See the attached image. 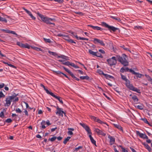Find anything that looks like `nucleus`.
<instances>
[{
	"label": "nucleus",
	"instance_id": "nucleus-21",
	"mask_svg": "<svg viewBox=\"0 0 152 152\" xmlns=\"http://www.w3.org/2000/svg\"><path fill=\"white\" fill-rule=\"evenodd\" d=\"M129 68L127 67H122L120 70V72H124L128 71L129 70Z\"/></svg>",
	"mask_w": 152,
	"mask_h": 152
},
{
	"label": "nucleus",
	"instance_id": "nucleus-48",
	"mask_svg": "<svg viewBox=\"0 0 152 152\" xmlns=\"http://www.w3.org/2000/svg\"><path fill=\"white\" fill-rule=\"evenodd\" d=\"M72 35L71 36H73V37H74L75 38H76L77 39V37H78L77 35L76 34L74 33V32H71V33Z\"/></svg>",
	"mask_w": 152,
	"mask_h": 152
},
{
	"label": "nucleus",
	"instance_id": "nucleus-26",
	"mask_svg": "<svg viewBox=\"0 0 152 152\" xmlns=\"http://www.w3.org/2000/svg\"><path fill=\"white\" fill-rule=\"evenodd\" d=\"M132 98L135 102H137L138 101V99L136 96H133Z\"/></svg>",
	"mask_w": 152,
	"mask_h": 152
},
{
	"label": "nucleus",
	"instance_id": "nucleus-6",
	"mask_svg": "<svg viewBox=\"0 0 152 152\" xmlns=\"http://www.w3.org/2000/svg\"><path fill=\"white\" fill-rule=\"evenodd\" d=\"M105 28H107L110 32L112 31L115 32L118 29V28L110 26L106 23H105Z\"/></svg>",
	"mask_w": 152,
	"mask_h": 152
},
{
	"label": "nucleus",
	"instance_id": "nucleus-11",
	"mask_svg": "<svg viewBox=\"0 0 152 152\" xmlns=\"http://www.w3.org/2000/svg\"><path fill=\"white\" fill-rule=\"evenodd\" d=\"M50 95L54 97L56 99H57L61 104H63V102L62 101V99L61 97L58 96H56V95H55L53 93H51Z\"/></svg>",
	"mask_w": 152,
	"mask_h": 152
},
{
	"label": "nucleus",
	"instance_id": "nucleus-62",
	"mask_svg": "<svg viewBox=\"0 0 152 152\" xmlns=\"http://www.w3.org/2000/svg\"><path fill=\"white\" fill-rule=\"evenodd\" d=\"M10 33H11L13 34H15L16 35H17V34H16V33L15 32V31H10Z\"/></svg>",
	"mask_w": 152,
	"mask_h": 152
},
{
	"label": "nucleus",
	"instance_id": "nucleus-22",
	"mask_svg": "<svg viewBox=\"0 0 152 152\" xmlns=\"http://www.w3.org/2000/svg\"><path fill=\"white\" fill-rule=\"evenodd\" d=\"M46 124L45 121L44 120H42L41 123V128L42 129H44L46 128L45 125Z\"/></svg>",
	"mask_w": 152,
	"mask_h": 152
},
{
	"label": "nucleus",
	"instance_id": "nucleus-64",
	"mask_svg": "<svg viewBox=\"0 0 152 152\" xmlns=\"http://www.w3.org/2000/svg\"><path fill=\"white\" fill-rule=\"evenodd\" d=\"M122 149L123 152H128V151L127 150H126L124 148L122 147Z\"/></svg>",
	"mask_w": 152,
	"mask_h": 152
},
{
	"label": "nucleus",
	"instance_id": "nucleus-9",
	"mask_svg": "<svg viewBox=\"0 0 152 152\" xmlns=\"http://www.w3.org/2000/svg\"><path fill=\"white\" fill-rule=\"evenodd\" d=\"M94 42L95 44H99L100 45L104 46V45L103 42L101 40L96 38H94Z\"/></svg>",
	"mask_w": 152,
	"mask_h": 152
},
{
	"label": "nucleus",
	"instance_id": "nucleus-57",
	"mask_svg": "<svg viewBox=\"0 0 152 152\" xmlns=\"http://www.w3.org/2000/svg\"><path fill=\"white\" fill-rule=\"evenodd\" d=\"M46 124L48 126H49L51 125V124L50 123L49 121V120H47L46 122Z\"/></svg>",
	"mask_w": 152,
	"mask_h": 152
},
{
	"label": "nucleus",
	"instance_id": "nucleus-24",
	"mask_svg": "<svg viewBox=\"0 0 152 152\" xmlns=\"http://www.w3.org/2000/svg\"><path fill=\"white\" fill-rule=\"evenodd\" d=\"M105 78H106L107 79H114V77L110 75H108L107 74H105Z\"/></svg>",
	"mask_w": 152,
	"mask_h": 152
},
{
	"label": "nucleus",
	"instance_id": "nucleus-51",
	"mask_svg": "<svg viewBox=\"0 0 152 152\" xmlns=\"http://www.w3.org/2000/svg\"><path fill=\"white\" fill-rule=\"evenodd\" d=\"M15 111L17 113H21L22 112V111L19 108H17L15 110Z\"/></svg>",
	"mask_w": 152,
	"mask_h": 152
},
{
	"label": "nucleus",
	"instance_id": "nucleus-33",
	"mask_svg": "<svg viewBox=\"0 0 152 152\" xmlns=\"http://www.w3.org/2000/svg\"><path fill=\"white\" fill-rule=\"evenodd\" d=\"M48 53L50 55L54 56H57V54L55 52H52L50 51H48Z\"/></svg>",
	"mask_w": 152,
	"mask_h": 152
},
{
	"label": "nucleus",
	"instance_id": "nucleus-14",
	"mask_svg": "<svg viewBox=\"0 0 152 152\" xmlns=\"http://www.w3.org/2000/svg\"><path fill=\"white\" fill-rule=\"evenodd\" d=\"M23 9L33 20L35 19L36 18L32 14L30 11L24 8H23Z\"/></svg>",
	"mask_w": 152,
	"mask_h": 152
},
{
	"label": "nucleus",
	"instance_id": "nucleus-8",
	"mask_svg": "<svg viewBox=\"0 0 152 152\" xmlns=\"http://www.w3.org/2000/svg\"><path fill=\"white\" fill-rule=\"evenodd\" d=\"M57 111L56 113V114H58L59 116H63V114L65 115V113L62 110V109L57 107Z\"/></svg>",
	"mask_w": 152,
	"mask_h": 152
},
{
	"label": "nucleus",
	"instance_id": "nucleus-12",
	"mask_svg": "<svg viewBox=\"0 0 152 152\" xmlns=\"http://www.w3.org/2000/svg\"><path fill=\"white\" fill-rule=\"evenodd\" d=\"M129 72L132 73L133 74L136 75V77H137L141 78L142 77V76H143L141 74H140L136 72L133 70L132 69H130Z\"/></svg>",
	"mask_w": 152,
	"mask_h": 152
},
{
	"label": "nucleus",
	"instance_id": "nucleus-23",
	"mask_svg": "<svg viewBox=\"0 0 152 152\" xmlns=\"http://www.w3.org/2000/svg\"><path fill=\"white\" fill-rule=\"evenodd\" d=\"M143 144L144 145L145 148L148 150L149 151L151 152V147L149 146V145L147 144H145V143H143Z\"/></svg>",
	"mask_w": 152,
	"mask_h": 152
},
{
	"label": "nucleus",
	"instance_id": "nucleus-3",
	"mask_svg": "<svg viewBox=\"0 0 152 152\" xmlns=\"http://www.w3.org/2000/svg\"><path fill=\"white\" fill-rule=\"evenodd\" d=\"M117 59L124 66H127L128 65L129 63L126 59V56L124 54L122 55V57L119 56H117Z\"/></svg>",
	"mask_w": 152,
	"mask_h": 152
},
{
	"label": "nucleus",
	"instance_id": "nucleus-50",
	"mask_svg": "<svg viewBox=\"0 0 152 152\" xmlns=\"http://www.w3.org/2000/svg\"><path fill=\"white\" fill-rule=\"evenodd\" d=\"M4 116L3 112L1 111L0 113V117L1 118H4Z\"/></svg>",
	"mask_w": 152,
	"mask_h": 152
},
{
	"label": "nucleus",
	"instance_id": "nucleus-17",
	"mask_svg": "<svg viewBox=\"0 0 152 152\" xmlns=\"http://www.w3.org/2000/svg\"><path fill=\"white\" fill-rule=\"evenodd\" d=\"M64 36L68 38L67 39H66L65 40L68 42L72 43H76V42L74 41L72 39L69 38L68 35H64Z\"/></svg>",
	"mask_w": 152,
	"mask_h": 152
},
{
	"label": "nucleus",
	"instance_id": "nucleus-37",
	"mask_svg": "<svg viewBox=\"0 0 152 152\" xmlns=\"http://www.w3.org/2000/svg\"><path fill=\"white\" fill-rule=\"evenodd\" d=\"M97 72L99 75H103L104 76V73L101 70L98 69L97 70Z\"/></svg>",
	"mask_w": 152,
	"mask_h": 152
},
{
	"label": "nucleus",
	"instance_id": "nucleus-46",
	"mask_svg": "<svg viewBox=\"0 0 152 152\" xmlns=\"http://www.w3.org/2000/svg\"><path fill=\"white\" fill-rule=\"evenodd\" d=\"M5 96V95L3 94L2 91H0V98H4Z\"/></svg>",
	"mask_w": 152,
	"mask_h": 152
},
{
	"label": "nucleus",
	"instance_id": "nucleus-44",
	"mask_svg": "<svg viewBox=\"0 0 152 152\" xmlns=\"http://www.w3.org/2000/svg\"><path fill=\"white\" fill-rule=\"evenodd\" d=\"M137 108H138L140 110H142L143 108V106L142 104L140 105H138L137 106Z\"/></svg>",
	"mask_w": 152,
	"mask_h": 152
},
{
	"label": "nucleus",
	"instance_id": "nucleus-34",
	"mask_svg": "<svg viewBox=\"0 0 152 152\" xmlns=\"http://www.w3.org/2000/svg\"><path fill=\"white\" fill-rule=\"evenodd\" d=\"M23 48L29 49L30 48V46L27 43H26L25 44H23Z\"/></svg>",
	"mask_w": 152,
	"mask_h": 152
},
{
	"label": "nucleus",
	"instance_id": "nucleus-47",
	"mask_svg": "<svg viewBox=\"0 0 152 152\" xmlns=\"http://www.w3.org/2000/svg\"><path fill=\"white\" fill-rule=\"evenodd\" d=\"M96 55H95V56H96L98 57H100L101 58L103 57V56H102V55L100 53H98V52H96Z\"/></svg>",
	"mask_w": 152,
	"mask_h": 152
},
{
	"label": "nucleus",
	"instance_id": "nucleus-59",
	"mask_svg": "<svg viewBox=\"0 0 152 152\" xmlns=\"http://www.w3.org/2000/svg\"><path fill=\"white\" fill-rule=\"evenodd\" d=\"M5 85L4 83H1V84H0V89L3 88Z\"/></svg>",
	"mask_w": 152,
	"mask_h": 152
},
{
	"label": "nucleus",
	"instance_id": "nucleus-29",
	"mask_svg": "<svg viewBox=\"0 0 152 152\" xmlns=\"http://www.w3.org/2000/svg\"><path fill=\"white\" fill-rule=\"evenodd\" d=\"M71 62L69 61H67L65 62L64 63H63L62 64L64 65L68 66L70 67V66L71 65Z\"/></svg>",
	"mask_w": 152,
	"mask_h": 152
},
{
	"label": "nucleus",
	"instance_id": "nucleus-54",
	"mask_svg": "<svg viewBox=\"0 0 152 152\" xmlns=\"http://www.w3.org/2000/svg\"><path fill=\"white\" fill-rule=\"evenodd\" d=\"M56 72L57 75H60L61 74H64V73H63V72H62L60 71H57Z\"/></svg>",
	"mask_w": 152,
	"mask_h": 152
},
{
	"label": "nucleus",
	"instance_id": "nucleus-16",
	"mask_svg": "<svg viewBox=\"0 0 152 152\" xmlns=\"http://www.w3.org/2000/svg\"><path fill=\"white\" fill-rule=\"evenodd\" d=\"M108 137L110 139V144L111 145H112L114 144L115 142V138L110 135L108 136Z\"/></svg>",
	"mask_w": 152,
	"mask_h": 152
},
{
	"label": "nucleus",
	"instance_id": "nucleus-1",
	"mask_svg": "<svg viewBox=\"0 0 152 152\" xmlns=\"http://www.w3.org/2000/svg\"><path fill=\"white\" fill-rule=\"evenodd\" d=\"M38 16L41 18L42 20L44 23L48 24L53 25V26L55 25L53 23L56 21V20L54 18H49L47 17H45L43 15L39 13H37Z\"/></svg>",
	"mask_w": 152,
	"mask_h": 152
},
{
	"label": "nucleus",
	"instance_id": "nucleus-60",
	"mask_svg": "<svg viewBox=\"0 0 152 152\" xmlns=\"http://www.w3.org/2000/svg\"><path fill=\"white\" fill-rule=\"evenodd\" d=\"M8 65L9 66H10L12 68H16V67L15 66H14V65H13L12 64H8Z\"/></svg>",
	"mask_w": 152,
	"mask_h": 152
},
{
	"label": "nucleus",
	"instance_id": "nucleus-32",
	"mask_svg": "<svg viewBox=\"0 0 152 152\" xmlns=\"http://www.w3.org/2000/svg\"><path fill=\"white\" fill-rule=\"evenodd\" d=\"M88 52L94 56H95V55H96V52L93 51L92 50H89Z\"/></svg>",
	"mask_w": 152,
	"mask_h": 152
},
{
	"label": "nucleus",
	"instance_id": "nucleus-7",
	"mask_svg": "<svg viewBox=\"0 0 152 152\" xmlns=\"http://www.w3.org/2000/svg\"><path fill=\"white\" fill-rule=\"evenodd\" d=\"M80 124L84 128L85 130L87 132L88 134H92L91 131V129L87 125L84 123H80Z\"/></svg>",
	"mask_w": 152,
	"mask_h": 152
},
{
	"label": "nucleus",
	"instance_id": "nucleus-13",
	"mask_svg": "<svg viewBox=\"0 0 152 152\" xmlns=\"http://www.w3.org/2000/svg\"><path fill=\"white\" fill-rule=\"evenodd\" d=\"M91 119L94 120V121L97 122H98L99 123L101 124H104V122L102 121L101 120H100L98 118H97L96 117H95L94 116H92L91 117Z\"/></svg>",
	"mask_w": 152,
	"mask_h": 152
},
{
	"label": "nucleus",
	"instance_id": "nucleus-4",
	"mask_svg": "<svg viewBox=\"0 0 152 152\" xmlns=\"http://www.w3.org/2000/svg\"><path fill=\"white\" fill-rule=\"evenodd\" d=\"M17 96V94H16L15 93H14L12 96L7 97L5 100L6 102L5 106L6 107L10 106V105L12 100L14 99Z\"/></svg>",
	"mask_w": 152,
	"mask_h": 152
},
{
	"label": "nucleus",
	"instance_id": "nucleus-25",
	"mask_svg": "<svg viewBox=\"0 0 152 152\" xmlns=\"http://www.w3.org/2000/svg\"><path fill=\"white\" fill-rule=\"evenodd\" d=\"M71 138L70 137H68L66 138H65L63 141V143L64 144H66L68 141H69V140Z\"/></svg>",
	"mask_w": 152,
	"mask_h": 152
},
{
	"label": "nucleus",
	"instance_id": "nucleus-5",
	"mask_svg": "<svg viewBox=\"0 0 152 152\" xmlns=\"http://www.w3.org/2000/svg\"><path fill=\"white\" fill-rule=\"evenodd\" d=\"M107 61L108 63L110 66L115 65L117 63V61L115 59V57L114 56L113 57L111 58L108 59L107 60Z\"/></svg>",
	"mask_w": 152,
	"mask_h": 152
},
{
	"label": "nucleus",
	"instance_id": "nucleus-18",
	"mask_svg": "<svg viewBox=\"0 0 152 152\" xmlns=\"http://www.w3.org/2000/svg\"><path fill=\"white\" fill-rule=\"evenodd\" d=\"M40 86H41V87H42L44 88V90L45 91H46V92L47 93V94H49L50 95L51 93H52V92L49 91L48 89H47V88H45V86L44 85H43V84H41L40 85Z\"/></svg>",
	"mask_w": 152,
	"mask_h": 152
},
{
	"label": "nucleus",
	"instance_id": "nucleus-35",
	"mask_svg": "<svg viewBox=\"0 0 152 152\" xmlns=\"http://www.w3.org/2000/svg\"><path fill=\"white\" fill-rule=\"evenodd\" d=\"M0 21L2 22H4L5 23H7V19L4 18H3L0 16Z\"/></svg>",
	"mask_w": 152,
	"mask_h": 152
},
{
	"label": "nucleus",
	"instance_id": "nucleus-56",
	"mask_svg": "<svg viewBox=\"0 0 152 152\" xmlns=\"http://www.w3.org/2000/svg\"><path fill=\"white\" fill-rule=\"evenodd\" d=\"M67 134L69 135H72L73 134V133L72 131H69L67 132Z\"/></svg>",
	"mask_w": 152,
	"mask_h": 152
},
{
	"label": "nucleus",
	"instance_id": "nucleus-45",
	"mask_svg": "<svg viewBox=\"0 0 152 152\" xmlns=\"http://www.w3.org/2000/svg\"><path fill=\"white\" fill-rule=\"evenodd\" d=\"M34 49L35 50L37 51H42L43 50L41 48L37 47H34Z\"/></svg>",
	"mask_w": 152,
	"mask_h": 152
},
{
	"label": "nucleus",
	"instance_id": "nucleus-30",
	"mask_svg": "<svg viewBox=\"0 0 152 152\" xmlns=\"http://www.w3.org/2000/svg\"><path fill=\"white\" fill-rule=\"evenodd\" d=\"M114 125L115 127L118 128V129L121 130H122V127L121 126L119 125L118 124H114Z\"/></svg>",
	"mask_w": 152,
	"mask_h": 152
},
{
	"label": "nucleus",
	"instance_id": "nucleus-53",
	"mask_svg": "<svg viewBox=\"0 0 152 152\" xmlns=\"http://www.w3.org/2000/svg\"><path fill=\"white\" fill-rule=\"evenodd\" d=\"M23 112L25 113L26 115L27 116L28 115V113L26 109H24V111Z\"/></svg>",
	"mask_w": 152,
	"mask_h": 152
},
{
	"label": "nucleus",
	"instance_id": "nucleus-15",
	"mask_svg": "<svg viewBox=\"0 0 152 152\" xmlns=\"http://www.w3.org/2000/svg\"><path fill=\"white\" fill-rule=\"evenodd\" d=\"M88 26L92 28L93 29L96 30H102V28L98 26H93L91 25H88Z\"/></svg>",
	"mask_w": 152,
	"mask_h": 152
},
{
	"label": "nucleus",
	"instance_id": "nucleus-52",
	"mask_svg": "<svg viewBox=\"0 0 152 152\" xmlns=\"http://www.w3.org/2000/svg\"><path fill=\"white\" fill-rule=\"evenodd\" d=\"M54 1L59 3H62L64 1V0H54Z\"/></svg>",
	"mask_w": 152,
	"mask_h": 152
},
{
	"label": "nucleus",
	"instance_id": "nucleus-38",
	"mask_svg": "<svg viewBox=\"0 0 152 152\" xmlns=\"http://www.w3.org/2000/svg\"><path fill=\"white\" fill-rule=\"evenodd\" d=\"M61 58H62L63 59H64L66 60H68V57L64 55H61Z\"/></svg>",
	"mask_w": 152,
	"mask_h": 152
},
{
	"label": "nucleus",
	"instance_id": "nucleus-63",
	"mask_svg": "<svg viewBox=\"0 0 152 152\" xmlns=\"http://www.w3.org/2000/svg\"><path fill=\"white\" fill-rule=\"evenodd\" d=\"M148 80L151 83V84H152V79L151 77H149Z\"/></svg>",
	"mask_w": 152,
	"mask_h": 152
},
{
	"label": "nucleus",
	"instance_id": "nucleus-20",
	"mask_svg": "<svg viewBox=\"0 0 152 152\" xmlns=\"http://www.w3.org/2000/svg\"><path fill=\"white\" fill-rule=\"evenodd\" d=\"M94 131L99 135H102L103 134L102 132L98 129H95Z\"/></svg>",
	"mask_w": 152,
	"mask_h": 152
},
{
	"label": "nucleus",
	"instance_id": "nucleus-42",
	"mask_svg": "<svg viewBox=\"0 0 152 152\" xmlns=\"http://www.w3.org/2000/svg\"><path fill=\"white\" fill-rule=\"evenodd\" d=\"M111 18L113 19H114L116 20H117L118 21H121L120 19L117 17H114V16H112Z\"/></svg>",
	"mask_w": 152,
	"mask_h": 152
},
{
	"label": "nucleus",
	"instance_id": "nucleus-41",
	"mask_svg": "<svg viewBox=\"0 0 152 152\" xmlns=\"http://www.w3.org/2000/svg\"><path fill=\"white\" fill-rule=\"evenodd\" d=\"M141 120L143 121L145 123L149 124V123L146 118H141Z\"/></svg>",
	"mask_w": 152,
	"mask_h": 152
},
{
	"label": "nucleus",
	"instance_id": "nucleus-10",
	"mask_svg": "<svg viewBox=\"0 0 152 152\" xmlns=\"http://www.w3.org/2000/svg\"><path fill=\"white\" fill-rule=\"evenodd\" d=\"M136 132L137 134L139 135L140 137L143 139H148V137L145 134L141 133L138 131H137Z\"/></svg>",
	"mask_w": 152,
	"mask_h": 152
},
{
	"label": "nucleus",
	"instance_id": "nucleus-43",
	"mask_svg": "<svg viewBox=\"0 0 152 152\" xmlns=\"http://www.w3.org/2000/svg\"><path fill=\"white\" fill-rule=\"evenodd\" d=\"M17 45L22 48H23V44L20 42H17Z\"/></svg>",
	"mask_w": 152,
	"mask_h": 152
},
{
	"label": "nucleus",
	"instance_id": "nucleus-19",
	"mask_svg": "<svg viewBox=\"0 0 152 152\" xmlns=\"http://www.w3.org/2000/svg\"><path fill=\"white\" fill-rule=\"evenodd\" d=\"M91 134H90L89 135V137L90 138V139L91 140V141L92 144H93L94 145H96V142L94 140L93 137H92Z\"/></svg>",
	"mask_w": 152,
	"mask_h": 152
},
{
	"label": "nucleus",
	"instance_id": "nucleus-31",
	"mask_svg": "<svg viewBox=\"0 0 152 152\" xmlns=\"http://www.w3.org/2000/svg\"><path fill=\"white\" fill-rule=\"evenodd\" d=\"M77 38V39L78 40H85L88 41V39L87 38H84V37H76Z\"/></svg>",
	"mask_w": 152,
	"mask_h": 152
},
{
	"label": "nucleus",
	"instance_id": "nucleus-39",
	"mask_svg": "<svg viewBox=\"0 0 152 152\" xmlns=\"http://www.w3.org/2000/svg\"><path fill=\"white\" fill-rule=\"evenodd\" d=\"M56 138L57 137H56L54 136L50 138H49L48 140H50L51 142H53L55 141Z\"/></svg>",
	"mask_w": 152,
	"mask_h": 152
},
{
	"label": "nucleus",
	"instance_id": "nucleus-27",
	"mask_svg": "<svg viewBox=\"0 0 152 152\" xmlns=\"http://www.w3.org/2000/svg\"><path fill=\"white\" fill-rule=\"evenodd\" d=\"M80 78L82 80L86 79L88 80L89 79V77L88 76H80Z\"/></svg>",
	"mask_w": 152,
	"mask_h": 152
},
{
	"label": "nucleus",
	"instance_id": "nucleus-61",
	"mask_svg": "<svg viewBox=\"0 0 152 152\" xmlns=\"http://www.w3.org/2000/svg\"><path fill=\"white\" fill-rule=\"evenodd\" d=\"M14 99L13 100V102H16L18 101V97H16L14 98Z\"/></svg>",
	"mask_w": 152,
	"mask_h": 152
},
{
	"label": "nucleus",
	"instance_id": "nucleus-28",
	"mask_svg": "<svg viewBox=\"0 0 152 152\" xmlns=\"http://www.w3.org/2000/svg\"><path fill=\"white\" fill-rule=\"evenodd\" d=\"M62 67L63 68V69L65 70L68 73H69L71 75L72 74V73L71 72L70 70H69L68 69L66 68L64 66H63Z\"/></svg>",
	"mask_w": 152,
	"mask_h": 152
},
{
	"label": "nucleus",
	"instance_id": "nucleus-58",
	"mask_svg": "<svg viewBox=\"0 0 152 152\" xmlns=\"http://www.w3.org/2000/svg\"><path fill=\"white\" fill-rule=\"evenodd\" d=\"M82 148H83V147L82 146H79L77 148H75V151H77L79 149Z\"/></svg>",
	"mask_w": 152,
	"mask_h": 152
},
{
	"label": "nucleus",
	"instance_id": "nucleus-49",
	"mask_svg": "<svg viewBox=\"0 0 152 152\" xmlns=\"http://www.w3.org/2000/svg\"><path fill=\"white\" fill-rule=\"evenodd\" d=\"M12 121V120L10 118H8L5 121V122L7 123H11Z\"/></svg>",
	"mask_w": 152,
	"mask_h": 152
},
{
	"label": "nucleus",
	"instance_id": "nucleus-40",
	"mask_svg": "<svg viewBox=\"0 0 152 152\" xmlns=\"http://www.w3.org/2000/svg\"><path fill=\"white\" fill-rule=\"evenodd\" d=\"M43 39H44V41H45V42H46L49 43H50L51 42V41L50 39H46L45 38H44Z\"/></svg>",
	"mask_w": 152,
	"mask_h": 152
},
{
	"label": "nucleus",
	"instance_id": "nucleus-2",
	"mask_svg": "<svg viewBox=\"0 0 152 152\" xmlns=\"http://www.w3.org/2000/svg\"><path fill=\"white\" fill-rule=\"evenodd\" d=\"M122 78L126 82V86L130 90L133 91H136L138 93H140V90L137 89V88L134 87L132 84H131L129 80H128L125 76L121 75Z\"/></svg>",
	"mask_w": 152,
	"mask_h": 152
},
{
	"label": "nucleus",
	"instance_id": "nucleus-36",
	"mask_svg": "<svg viewBox=\"0 0 152 152\" xmlns=\"http://www.w3.org/2000/svg\"><path fill=\"white\" fill-rule=\"evenodd\" d=\"M70 66L73 67L75 69H78L79 68V66L75 65L74 63L72 62L71 63Z\"/></svg>",
	"mask_w": 152,
	"mask_h": 152
},
{
	"label": "nucleus",
	"instance_id": "nucleus-55",
	"mask_svg": "<svg viewBox=\"0 0 152 152\" xmlns=\"http://www.w3.org/2000/svg\"><path fill=\"white\" fill-rule=\"evenodd\" d=\"M134 28L135 29H141L142 28V27L141 26H135L134 27Z\"/></svg>",
	"mask_w": 152,
	"mask_h": 152
}]
</instances>
